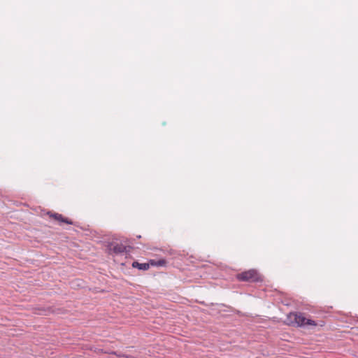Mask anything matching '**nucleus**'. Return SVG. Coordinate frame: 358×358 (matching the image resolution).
Here are the masks:
<instances>
[{
  "label": "nucleus",
  "instance_id": "obj_5",
  "mask_svg": "<svg viewBox=\"0 0 358 358\" xmlns=\"http://www.w3.org/2000/svg\"><path fill=\"white\" fill-rule=\"evenodd\" d=\"M150 264L148 263H139L138 262H134L132 263V266L134 268H137L139 270L147 271L150 268Z\"/></svg>",
  "mask_w": 358,
  "mask_h": 358
},
{
  "label": "nucleus",
  "instance_id": "obj_2",
  "mask_svg": "<svg viewBox=\"0 0 358 358\" xmlns=\"http://www.w3.org/2000/svg\"><path fill=\"white\" fill-rule=\"evenodd\" d=\"M236 278L240 282H258L263 280L261 275L255 269H250L238 273Z\"/></svg>",
  "mask_w": 358,
  "mask_h": 358
},
{
  "label": "nucleus",
  "instance_id": "obj_6",
  "mask_svg": "<svg viewBox=\"0 0 358 358\" xmlns=\"http://www.w3.org/2000/svg\"><path fill=\"white\" fill-rule=\"evenodd\" d=\"M150 264L152 266H163L166 265V262L164 259H159V260L151 259V260H150Z\"/></svg>",
  "mask_w": 358,
  "mask_h": 358
},
{
  "label": "nucleus",
  "instance_id": "obj_4",
  "mask_svg": "<svg viewBox=\"0 0 358 358\" xmlns=\"http://www.w3.org/2000/svg\"><path fill=\"white\" fill-rule=\"evenodd\" d=\"M110 250L114 253L120 255L127 252V247L121 243L111 244Z\"/></svg>",
  "mask_w": 358,
  "mask_h": 358
},
{
  "label": "nucleus",
  "instance_id": "obj_3",
  "mask_svg": "<svg viewBox=\"0 0 358 358\" xmlns=\"http://www.w3.org/2000/svg\"><path fill=\"white\" fill-rule=\"evenodd\" d=\"M48 215H49V217L50 218H53L54 220H55L59 222H62V223H65V224H73V222L71 220H69L67 217H63V215L62 214H59L57 213L48 212Z\"/></svg>",
  "mask_w": 358,
  "mask_h": 358
},
{
  "label": "nucleus",
  "instance_id": "obj_1",
  "mask_svg": "<svg viewBox=\"0 0 358 358\" xmlns=\"http://www.w3.org/2000/svg\"><path fill=\"white\" fill-rule=\"evenodd\" d=\"M287 320L292 324H296L297 327H306V326H317L315 321L306 318L303 313H290L287 315Z\"/></svg>",
  "mask_w": 358,
  "mask_h": 358
}]
</instances>
